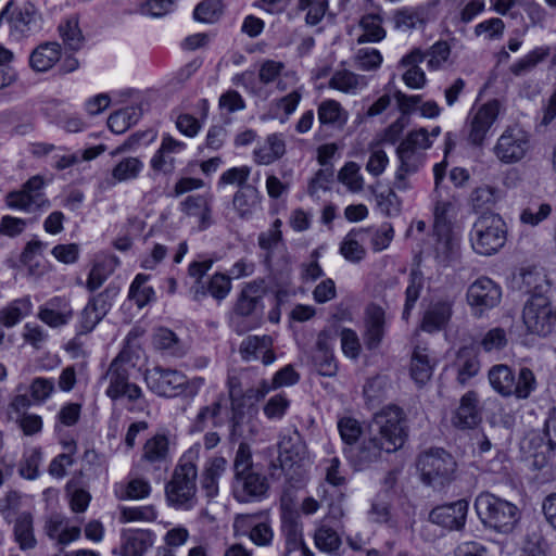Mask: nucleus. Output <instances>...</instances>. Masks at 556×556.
<instances>
[{"mask_svg": "<svg viewBox=\"0 0 556 556\" xmlns=\"http://www.w3.org/2000/svg\"><path fill=\"white\" fill-rule=\"evenodd\" d=\"M407 438L406 415L396 405H388L377 412L372 418L370 437L365 440L356 455L359 469L377 462L383 452L400 450Z\"/></svg>", "mask_w": 556, "mask_h": 556, "instance_id": "f257e3e1", "label": "nucleus"}, {"mask_svg": "<svg viewBox=\"0 0 556 556\" xmlns=\"http://www.w3.org/2000/svg\"><path fill=\"white\" fill-rule=\"evenodd\" d=\"M135 368L129 350H122L110 363L102 380L106 382L105 395L112 401L126 400L129 409L143 410L146 400L142 389L130 381V372Z\"/></svg>", "mask_w": 556, "mask_h": 556, "instance_id": "f03ea898", "label": "nucleus"}, {"mask_svg": "<svg viewBox=\"0 0 556 556\" xmlns=\"http://www.w3.org/2000/svg\"><path fill=\"white\" fill-rule=\"evenodd\" d=\"M200 451L201 446L199 444L191 446L184 453L175 467L172 479L165 489L166 498L170 506L185 510L194 506L197 502V463Z\"/></svg>", "mask_w": 556, "mask_h": 556, "instance_id": "7ed1b4c3", "label": "nucleus"}, {"mask_svg": "<svg viewBox=\"0 0 556 556\" xmlns=\"http://www.w3.org/2000/svg\"><path fill=\"white\" fill-rule=\"evenodd\" d=\"M416 467L422 483L435 490L451 484L457 475L455 458L443 448H431L421 453Z\"/></svg>", "mask_w": 556, "mask_h": 556, "instance_id": "20e7f679", "label": "nucleus"}, {"mask_svg": "<svg viewBox=\"0 0 556 556\" xmlns=\"http://www.w3.org/2000/svg\"><path fill=\"white\" fill-rule=\"evenodd\" d=\"M488 379L492 389L504 397L526 400L536 389L535 376L528 367L520 368L516 377L508 365H493L488 371Z\"/></svg>", "mask_w": 556, "mask_h": 556, "instance_id": "39448f33", "label": "nucleus"}, {"mask_svg": "<svg viewBox=\"0 0 556 556\" xmlns=\"http://www.w3.org/2000/svg\"><path fill=\"white\" fill-rule=\"evenodd\" d=\"M506 239V224L500 215L493 213L479 216L469 232L471 248L480 255L497 253L505 245Z\"/></svg>", "mask_w": 556, "mask_h": 556, "instance_id": "423d86ee", "label": "nucleus"}, {"mask_svg": "<svg viewBox=\"0 0 556 556\" xmlns=\"http://www.w3.org/2000/svg\"><path fill=\"white\" fill-rule=\"evenodd\" d=\"M531 150V135L519 125L507 126L492 149L495 157L504 165L523 161Z\"/></svg>", "mask_w": 556, "mask_h": 556, "instance_id": "0eeeda50", "label": "nucleus"}, {"mask_svg": "<svg viewBox=\"0 0 556 556\" xmlns=\"http://www.w3.org/2000/svg\"><path fill=\"white\" fill-rule=\"evenodd\" d=\"M43 188V178L39 175L33 176L23 184L20 190H14L7 194L5 204L12 210L25 213H36L48 208L50 201L47 199Z\"/></svg>", "mask_w": 556, "mask_h": 556, "instance_id": "6e6552de", "label": "nucleus"}, {"mask_svg": "<svg viewBox=\"0 0 556 556\" xmlns=\"http://www.w3.org/2000/svg\"><path fill=\"white\" fill-rule=\"evenodd\" d=\"M522 323L531 334L546 337L556 325L554 312L547 296H530L522 309Z\"/></svg>", "mask_w": 556, "mask_h": 556, "instance_id": "1a4fd4ad", "label": "nucleus"}, {"mask_svg": "<svg viewBox=\"0 0 556 556\" xmlns=\"http://www.w3.org/2000/svg\"><path fill=\"white\" fill-rule=\"evenodd\" d=\"M277 459L280 468L288 475L302 473L309 459L305 442L299 431L291 430L280 434Z\"/></svg>", "mask_w": 556, "mask_h": 556, "instance_id": "9d476101", "label": "nucleus"}, {"mask_svg": "<svg viewBox=\"0 0 556 556\" xmlns=\"http://www.w3.org/2000/svg\"><path fill=\"white\" fill-rule=\"evenodd\" d=\"M501 110L498 100H491L470 110L467 117V139L476 147L483 146L491 127L496 122Z\"/></svg>", "mask_w": 556, "mask_h": 556, "instance_id": "9b49d317", "label": "nucleus"}, {"mask_svg": "<svg viewBox=\"0 0 556 556\" xmlns=\"http://www.w3.org/2000/svg\"><path fill=\"white\" fill-rule=\"evenodd\" d=\"M144 380L148 388L159 396L175 397L187 387V377L176 369L155 366L147 370Z\"/></svg>", "mask_w": 556, "mask_h": 556, "instance_id": "f8f14e48", "label": "nucleus"}, {"mask_svg": "<svg viewBox=\"0 0 556 556\" xmlns=\"http://www.w3.org/2000/svg\"><path fill=\"white\" fill-rule=\"evenodd\" d=\"M502 298V289L492 279L480 277L467 290V302L476 316L495 307Z\"/></svg>", "mask_w": 556, "mask_h": 556, "instance_id": "ddd939ff", "label": "nucleus"}, {"mask_svg": "<svg viewBox=\"0 0 556 556\" xmlns=\"http://www.w3.org/2000/svg\"><path fill=\"white\" fill-rule=\"evenodd\" d=\"M440 0H429L416 8H402L392 15L394 28L401 31L412 30L430 21L439 13Z\"/></svg>", "mask_w": 556, "mask_h": 556, "instance_id": "4468645a", "label": "nucleus"}, {"mask_svg": "<svg viewBox=\"0 0 556 556\" xmlns=\"http://www.w3.org/2000/svg\"><path fill=\"white\" fill-rule=\"evenodd\" d=\"M475 507L481 521L520 518L516 505L488 492L477 496Z\"/></svg>", "mask_w": 556, "mask_h": 556, "instance_id": "2eb2a0df", "label": "nucleus"}, {"mask_svg": "<svg viewBox=\"0 0 556 556\" xmlns=\"http://www.w3.org/2000/svg\"><path fill=\"white\" fill-rule=\"evenodd\" d=\"M267 490L268 482L266 477L254 469L235 475L232 492L239 502L261 500Z\"/></svg>", "mask_w": 556, "mask_h": 556, "instance_id": "dca6fc26", "label": "nucleus"}, {"mask_svg": "<svg viewBox=\"0 0 556 556\" xmlns=\"http://www.w3.org/2000/svg\"><path fill=\"white\" fill-rule=\"evenodd\" d=\"M396 154L400 166L395 173L394 188L405 191L409 188L406 177L415 174L422 166L424 153L401 142L396 149Z\"/></svg>", "mask_w": 556, "mask_h": 556, "instance_id": "f3484780", "label": "nucleus"}, {"mask_svg": "<svg viewBox=\"0 0 556 556\" xmlns=\"http://www.w3.org/2000/svg\"><path fill=\"white\" fill-rule=\"evenodd\" d=\"M454 300L442 298L432 301L424 313L421 329L426 332H437L443 329L453 314Z\"/></svg>", "mask_w": 556, "mask_h": 556, "instance_id": "a211bd4d", "label": "nucleus"}, {"mask_svg": "<svg viewBox=\"0 0 556 556\" xmlns=\"http://www.w3.org/2000/svg\"><path fill=\"white\" fill-rule=\"evenodd\" d=\"M273 340L268 336H249L240 344V355L243 361L252 362L262 359L264 365H270L275 361Z\"/></svg>", "mask_w": 556, "mask_h": 556, "instance_id": "6ab92c4d", "label": "nucleus"}, {"mask_svg": "<svg viewBox=\"0 0 556 556\" xmlns=\"http://www.w3.org/2000/svg\"><path fill=\"white\" fill-rule=\"evenodd\" d=\"M186 149V143L172 137L169 134L162 136L160 148L152 156L150 164L152 169L162 173H170L175 168L174 154Z\"/></svg>", "mask_w": 556, "mask_h": 556, "instance_id": "aec40b11", "label": "nucleus"}, {"mask_svg": "<svg viewBox=\"0 0 556 556\" xmlns=\"http://www.w3.org/2000/svg\"><path fill=\"white\" fill-rule=\"evenodd\" d=\"M433 233L435 237L434 260L438 264L447 266L458 256L460 239L453 228L433 230Z\"/></svg>", "mask_w": 556, "mask_h": 556, "instance_id": "412c9836", "label": "nucleus"}, {"mask_svg": "<svg viewBox=\"0 0 556 556\" xmlns=\"http://www.w3.org/2000/svg\"><path fill=\"white\" fill-rule=\"evenodd\" d=\"M349 112L334 99H325L317 105L320 128L342 130L349 121Z\"/></svg>", "mask_w": 556, "mask_h": 556, "instance_id": "4be33fe9", "label": "nucleus"}, {"mask_svg": "<svg viewBox=\"0 0 556 556\" xmlns=\"http://www.w3.org/2000/svg\"><path fill=\"white\" fill-rule=\"evenodd\" d=\"M73 317L70 302L61 296H54L39 307L38 318L46 325L56 328L66 325Z\"/></svg>", "mask_w": 556, "mask_h": 556, "instance_id": "5701e85b", "label": "nucleus"}, {"mask_svg": "<svg viewBox=\"0 0 556 556\" xmlns=\"http://www.w3.org/2000/svg\"><path fill=\"white\" fill-rule=\"evenodd\" d=\"M367 86L366 76L346 68L336 70L328 80V88L348 96H356Z\"/></svg>", "mask_w": 556, "mask_h": 556, "instance_id": "b1692460", "label": "nucleus"}, {"mask_svg": "<svg viewBox=\"0 0 556 556\" xmlns=\"http://www.w3.org/2000/svg\"><path fill=\"white\" fill-rule=\"evenodd\" d=\"M153 545V535L149 530L128 529L121 535L118 555L121 556H143Z\"/></svg>", "mask_w": 556, "mask_h": 556, "instance_id": "393cba45", "label": "nucleus"}, {"mask_svg": "<svg viewBox=\"0 0 556 556\" xmlns=\"http://www.w3.org/2000/svg\"><path fill=\"white\" fill-rule=\"evenodd\" d=\"M61 55V45L56 41H47L30 52L28 63L34 72L46 73L60 61Z\"/></svg>", "mask_w": 556, "mask_h": 556, "instance_id": "a878e982", "label": "nucleus"}, {"mask_svg": "<svg viewBox=\"0 0 556 556\" xmlns=\"http://www.w3.org/2000/svg\"><path fill=\"white\" fill-rule=\"evenodd\" d=\"M424 60L425 54L420 49H414L401 59L400 65L405 68L402 79L408 88L421 89L426 85V74L419 66Z\"/></svg>", "mask_w": 556, "mask_h": 556, "instance_id": "bb28decb", "label": "nucleus"}, {"mask_svg": "<svg viewBox=\"0 0 556 556\" xmlns=\"http://www.w3.org/2000/svg\"><path fill=\"white\" fill-rule=\"evenodd\" d=\"M286 153V142L280 134H270L253 150V160L258 165H270Z\"/></svg>", "mask_w": 556, "mask_h": 556, "instance_id": "cd10ccee", "label": "nucleus"}, {"mask_svg": "<svg viewBox=\"0 0 556 556\" xmlns=\"http://www.w3.org/2000/svg\"><path fill=\"white\" fill-rule=\"evenodd\" d=\"M384 312L381 307L371 305L366 311L364 343L367 349H377L384 336Z\"/></svg>", "mask_w": 556, "mask_h": 556, "instance_id": "c85d7f7f", "label": "nucleus"}, {"mask_svg": "<svg viewBox=\"0 0 556 556\" xmlns=\"http://www.w3.org/2000/svg\"><path fill=\"white\" fill-rule=\"evenodd\" d=\"M478 396L469 391L460 399V404L452 417V424L459 429H471L476 427L481 417L477 407Z\"/></svg>", "mask_w": 556, "mask_h": 556, "instance_id": "c756f323", "label": "nucleus"}, {"mask_svg": "<svg viewBox=\"0 0 556 556\" xmlns=\"http://www.w3.org/2000/svg\"><path fill=\"white\" fill-rule=\"evenodd\" d=\"M261 193L254 186L239 189L232 199L233 210L242 219H250L261 206Z\"/></svg>", "mask_w": 556, "mask_h": 556, "instance_id": "7c9ffc66", "label": "nucleus"}, {"mask_svg": "<svg viewBox=\"0 0 556 556\" xmlns=\"http://www.w3.org/2000/svg\"><path fill=\"white\" fill-rule=\"evenodd\" d=\"M520 288L531 296H546L545 293L549 289V280L543 268L529 267L523 268L520 273Z\"/></svg>", "mask_w": 556, "mask_h": 556, "instance_id": "2f4dec72", "label": "nucleus"}, {"mask_svg": "<svg viewBox=\"0 0 556 556\" xmlns=\"http://www.w3.org/2000/svg\"><path fill=\"white\" fill-rule=\"evenodd\" d=\"M231 290V281L228 275L216 273L207 282V286L199 285L192 287L194 300H201L206 294L212 295L215 300H224Z\"/></svg>", "mask_w": 556, "mask_h": 556, "instance_id": "473e14b6", "label": "nucleus"}, {"mask_svg": "<svg viewBox=\"0 0 556 556\" xmlns=\"http://www.w3.org/2000/svg\"><path fill=\"white\" fill-rule=\"evenodd\" d=\"M37 11L31 4H24L14 11L9 18L11 33L18 36L25 37L29 35L37 26Z\"/></svg>", "mask_w": 556, "mask_h": 556, "instance_id": "72a5a7b5", "label": "nucleus"}, {"mask_svg": "<svg viewBox=\"0 0 556 556\" xmlns=\"http://www.w3.org/2000/svg\"><path fill=\"white\" fill-rule=\"evenodd\" d=\"M434 361L426 348L417 346L412 355L410 376L418 386L427 383L433 371Z\"/></svg>", "mask_w": 556, "mask_h": 556, "instance_id": "f704fd0d", "label": "nucleus"}, {"mask_svg": "<svg viewBox=\"0 0 556 556\" xmlns=\"http://www.w3.org/2000/svg\"><path fill=\"white\" fill-rule=\"evenodd\" d=\"M169 458V440L165 434L148 439L142 447L141 459L152 465H161Z\"/></svg>", "mask_w": 556, "mask_h": 556, "instance_id": "c9c22d12", "label": "nucleus"}, {"mask_svg": "<svg viewBox=\"0 0 556 556\" xmlns=\"http://www.w3.org/2000/svg\"><path fill=\"white\" fill-rule=\"evenodd\" d=\"M382 23L383 17L380 13H367L363 15L358 23L362 35L357 38V42H379L383 40L387 31Z\"/></svg>", "mask_w": 556, "mask_h": 556, "instance_id": "e433bc0d", "label": "nucleus"}, {"mask_svg": "<svg viewBox=\"0 0 556 556\" xmlns=\"http://www.w3.org/2000/svg\"><path fill=\"white\" fill-rule=\"evenodd\" d=\"M281 226L282 222L277 218L267 230L258 235L257 243L260 249L264 251L265 261L268 264L273 262L274 252L279 248H285Z\"/></svg>", "mask_w": 556, "mask_h": 556, "instance_id": "4c0bfd02", "label": "nucleus"}, {"mask_svg": "<svg viewBox=\"0 0 556 556\" xmlns=\"http://www.w3.org/2000/svg\"><path fill=\"white\" fill-rule=\"evenodd\" d=\"M366 233L363 228L354 229L343 238L340 253L346 261L357 263L365 257L366 250L362 243L366 241Z\"/></svg>", "mask_w": 556, "mask_h": 556, "instance_id": "58836bf2", "label": "nucleus"}, {"mask_svg": "<svg viewBox=\"0 0 556 556\" xmlns=\"http://www.w3.org/2000/svg\"><path fill=\"white\" fill-rule=\"evenodd\" d=\"M285 64L280 61L265 60L262 62L258 70V79L264 85H269L277 81V87L280 90H285L287 85L282 81V78L296 79L293 72H285Z\"/></svg>", "mask_w": 556, "mask_h": 556, "instance_id": "ea45409f", "label": "nucleus"}, {"mask_svg": "<svg viewBox=\"0 0 556 556\" xmlns=\"http://www.w3.org/2000/svg\"><path fill=\"white\" fill-rule=\"evenodd\" d=\"M33 303L29 296L16 299L0 311V323L7 328H12L30 315Z\"/></svg>", "mask_w": 556, "mask_h": 556, "instance_id": "a19ab883", "label": "nucleus"}, {"mask_svg": "<svg viewBox=\"0 0 556 556\" xmlns=\"http://www.w3.org/2000/svg\"><path fill=\"white\" fill-rule=\"evenodd\" d=\"M143 169V163L140 159L128 156L121 160L112 169L109 184L114 186L119 182L134 180L139 177Z\"/></svg>", "mask_w": 556, "mask_h": 556, "instance_id": "79ce46f5", "label": "nucleus"}, {"mask_svg": "<svg viewBox=\"0 0 556 556\" xmlns=\"http://www.w3.org/2000/svg\"><path fill=\"white\" fill-rule=\"evenodd\" d=\"M58 30L67 49L77 51L83 47L85 38L77 15H71L61 22Z\"/></svg>", "mask_w": 556, "mask_h": 556, "instance_id": "37998d69", "label": "nucleus"}, {"mask_svg": "<svg viewBox=\"0 0 556 556\" xmlns=\"http://www.w3.org/2000/svg\"><path fill=\"white\" fill-rule=\"evenodd\" d=\"M153 343L156 349L175 357H181L187 352V345L179 340L175 332L167 328L156 330L153 336Z\"/></svg>", "mask_w": 556, "mask_h": 556, "instance_id": "c03bdc74", "label": "nucleus"}, {"mask_svg": "<svg viewBox=\"0 0 556 556\" xmlns=\"http://www.w3.org/2000/svg\"><path fill=\"white\" fill-rule=\"evenodd\" d=\"M181 211L192 217H197L202 228L208 225L211 217V206L206 197L201 194L188 195L181 202Z\"/></svg>", "mask_w": 556, "mask_h": 556, "instance_id": "a18cd8bd", "label": "nucleus"}, {"mask_svg": "<svg viewBox=\"0 0 556 556\" xmlns=\"http://www.w3.org/2000/svg\"><path fill=\"white\" fill-rule=\"evenodd\" d=\"M469 504L466 500H459L433 508L430 511V521H465Z\"/></svg>", "mask_w": 556, "mask_h": 556, "instance_id": "49530a36", "label": "nucleus"}, {"mask_svg": "<svg viewBox=\"0 0 556 556\" xmlns=\"http://www.w3.org/2000/svg\"><path fill=\"white\" fill-rule=\"evenodd\" d=\"M115 493L119 498L141 500L150 495L151 484L146 478L130 476L126 483L116 485Z\"/></svg>", "mask_w": 556, "mask_h": 556, "instance_id": "de8ad7c7", "label": "nucleus"}, {"mask_svg": "<svg viewBox=\"0 0 556 556\" xmlns=\"http://www.w3.org/2000/svg\"><path fill=\"white\" fill-rule=\"evenodd\" d=\"M25 506L26 498L17 492H10L0 501V511L5 519L16 518V521H28L31 517L24 509Z\"/></svg>", "mask_w": 556, "mask_h": 556, "instance_id": "09e8293b", "label": "nucleus"}, {"mask_svg": "<svg viewBox=\"0 0 556 556\" xmlns=\"http://www.w3.org/2000/svg\"><path fill=\"white\" fill-rule=\"evenodd\" d=\"M262 293L263 289L261 283L256 281L247 283L241 290L237 301L236 312L241 316L251 315L256 308V305L262 298Z\"/></svg>", "mask_w": 556, "mask_h": 556, "instance_id": "8fccbe9b", "label": "nucleus"}, {"mask_svg": "<svg viewBox=\"0 0 556 556\" xmlns=\"http://www.w3.org/2000/svg\"><path fill=\"white\" fill-rule=\"evenodd\" d=\"M551 54L548 46L536 47L525 56L516 61L510 66V72L515 76H521L533 70L540 62L544 61Z\"/></svg>", "mask_w": 556, "mask_h": 556, "instance_id": "3c124183", "label": "nucleus"}, {"mask_svg": "<svg viewBox=\"0 0 556 556\" xmlns=\"http://www.w3.org/2000/svg\"><path fill=\"white\" fill-rule=\"evenodd\" d=\"M434 207H433V230L450 229L452 228L451 216L454 212L453 201L442 199L440 190L434 193Z\"/></svg>", "mask_w": 556, "mask_h": 556, "instance_id": "603ef678", "label": "nucleus"}, {"mask_svg": "<svg viewBox=\"0 0 556 556\" xmlns=\"http://www.w3.org/2000/svg\"><path fill=\"white\" fill-rule=\"evenodd\" d=\"M150 276L138 274L132 280L129 288V299L141 308L154 300V290L152 287L147 286Z\"/></svg>", "mask_w": 556, "mask_h": 556, "instance_id": "864d4df0", "label": "nucleus"}, {"mask_svg": "<svg viewBox=\"0 0 556 556\" xmlns=\"http://www.w3.org/2000/svg\"><path fill=\"white\" fill-rule=\"evenodd\" d=\"M364 229L367 232L366 240H369L371 249L375 252L386 250L394 237V229L389 223H384L379 227H369Z\"/></svg>", "mask_w": 556, "mask_h": 556, "instance_id": "5fc2aeb1", "label": "nucleus"}, {"mask_svg": "<svg viewBox=\"0 0 556 556\" xmlns=\"http://www.w3.org/2000/svg\"><path fill=\"white\" fill-rule=\"evenodd\" d=\"M485 10L484 0H462L453 17L456 25H468Z\"/></svg>", "mask_w": 556, "mask_h": 556, "instance_id": "6e6d98bb", "label": "nucleus"}, {"mask_svg": "<svg viewBox=\"0 0 556 556\" xmlns=\"http://www.w3.org/2000/svg\"><path fill=\"white\" fill-rule=\"evenodd\" d=\"M222 409V400L218 399L214 401L212 404L206 405L202 407L198 415L195 416L192 426L191 431L194 432H202L210 426H215L216 419L220 414Z\"/></svg>", "mask_w": 556, "mask_h": 556, "instance_id": "4d7b16f0", "label": "nucleus"}, {"mask_svg": "<svg viewBox=\"0 0 556 556\" xmlns=\"http://www.w3.org/2000/svg\"><path fill=\"white\" fill-rule=\"evenodd\" d=\"M383 58L379 50L375 48H361L354 56V65L364 72L377 71L382 64Z\"/></svg>", "mask_w": 556, "mask_h": 556, "instance_id": "13d9d810", "label": "nucleus"}, {"mask_svg": "<svg viewBox=\"0 0 556 556\" xmlns=\"http://www.w3.org/2000/svg\"><path fill=\"white\" fill-rule=\"evenodd\" d=\"M428 68L438 71L445 66L451 55V47L446 41L440 40L433 43L426 52Z\"/></svg>", "mask_w": 556, "mask_h": 556, "instance_id": "bf43d9fd", "label": "nucleus"}, {"mask_svg": "<svg viewBox=\"0 0 556 556\" xmlns=\"http://www.w3.org/2000/svg\"><path fill=\"white\" fill-rule=\"evenodd\" d=\"M338 178L352 192H359L364 188L361 167L355 162H348L339 172Z\"/></svg>", "mask_w": 556, "mask_h": 556, "instance_id": "052dcab7", "label": "nucleus"}, {"mask_svg": "<svg viewBox=\"0 0 556 556\" xmlns=\"http://www.w3.org/2000/svg\"><path fill=\"white\" fill-rule=\"evenodd\" d=\"M46 532L50 539L63 545L70 544L80 535V529L75 526L70 527L68 523H48Z\"/></svg>", "mask_w": 556, "mask_h": 556, "instance_id": "680f3d73", "label": "nucleus"}, {"mask_svg": "<svg viewBox=\"0 0 556 556\" xmlns=\"http://www.w3.org/2000/svg\"><path fill=\"white\" fill-rule=\"evenodd\" d=\"M505 30V23L500 17H491L478 23L473 28L476 37H484L486 40L502 38Z\"/></svg>", "mask_w": 556, "mask_h": 556, "instance_id": "e2e57ef3", "label": "nucleus"}, {"mask_svg": "<svg viewBox=\"0 0 556 556\" xmlns=\"http://www.w3.org/2000/svg\"><path fill=\"white\" fill-rule=\"evenodd\" d=\"M222 10L219 0H204L195 7L193 17L198 22L212 24L219 18Z\"/></svg>", "mask_w": 556, "mask_h": 556, "instance_id": "0e129e2a", "label": "nucleus"}, {"mask_svg": "<svg viewBox=\"0 0 556 556\" xmlns=\"http://www.w3.org/2000/svg\"><path fill=\"white\" fill-rule=\"evenodd\" d=\"M251 175V167L247 165L231 167L225 170L218 181V187H225L228 185L237 186L239 189L248 186L247 181L249 180Z\"/></svg>", "mask_w": 556, "mask_h": 556, "instance_id": "69168bd1", "label": "nucleus"}, {"mask_svg": "<svg viewBox=\"0 0 556 556\" xmlns=\"http://www.w3.org/2000/svg\"><path fill=\"white\" fill-rule=\"evenodd\" d=\"M338 430L342 441L345 444L352 445L356 443L363 433L361 422L350 416H343L338 419Z\"/></svg>", "mask_w": 556, "mask_h": 556, "instance_id": "338daca9", "label": "nucleus"}, {"mask_svg": "<svg viewBox=\"0 0 556 556\" xmlns=\"http://www.w3.org/2000/svg\"><path fill=\"white\" fill-rule=\"evenodd\" d=\"M116 294L117 293L114 289L106 288L103 292L90 299L85 307L90 309L92 314H97L98 317L103 319V317L110 311L112 301Z\"/></svg>", "mask_w": 556, "mask_h": 556, "instance_id": "774afa93", "label": "nucleus"}]
</instances>
